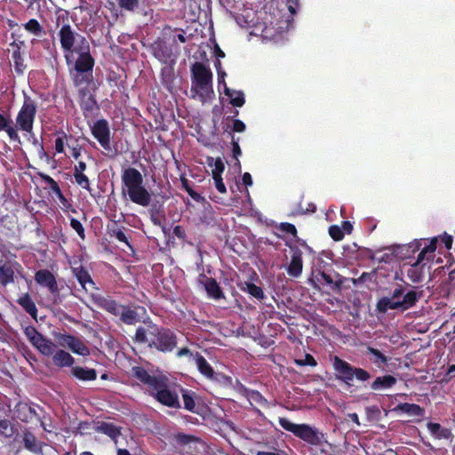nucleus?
I'll use <instances>...</instances> for the list:
<instances>
[{"mask_svg":"<svg viewBox=\"0 0 455 455\" xmlns=\"http://www.w3.org/2000/svg\"><path fill=\"white\" fill-rule=\"evenodd\" d=\"M294 363L297 366H316L317 362L313 355L306 354L303 359H295Z\"/></svg>","mask_w":455,"mask_h":455,"instance_id":"nucleus-49","label":"nucleus"},{"mask_svg":"<svg viewBox=\"0 0 455 455\" xmlns=\"http://www.w3.org/2000/svg\"><path fill=\"white\" fill-rule=\"evenodd\" d=\"M332 366L336 378L348 387L354 386L355 380L364 383L369 381L371 377L366 370L353 366L337 355L333 357Z\"/></svg>","mask_w":455,"mask_h":455,"instance_id":"nucleus-6","label":"nucleus"},{"mask_svg":"<svg viewBox=\"0 0 455 455\" xmlns=\"http://www.w3.org/2000/svg\"><path fill=\"white\" fill-rule=\"evenodd\" d=\"M96 431L98 433H101L108 435L115 442H116L117 437H119L122 435L121 427L116 426L114 423L106 421L99 422L98 426L96 427Z\"/></svg>","mask_w":455,"mask_h":455,"instance_id":"nucleus-23","label":"nucleus"},{"mask_svg":"<svg viewBox=\"0 0 455 455\" xmlns=\"http://www.w3.org/2000/svg\"><path fill=\"white\" fill-rule=\"evenodd\" d=\"M404 295V288L402 285H398L392 292L391 299L395 300L396 299L403 297Z\"/></svg>","mask_w":455,"mask_h":455,"instance_id":"nucleus-64","label":"nucleus"},{"mask_svg":"<svg viewBox=\"0 0 455 455\" xmlns=\"http://www.w3.org/2000/svg\"><path fill=\"white\" fill-rule=\"evenodd\" d=\"M148 331L150 336L149 347L159 352H172L177 346V335L170 329L152 325Z\"/></svg>","mask_w":455,"mask_h":455,"instance_id":"nucleus-8","label":"nucleus"},{"mask_svg":"<svg viewBox=\"0 0 455 455\" xmlns=\"http://www.w3.org/2000/svg\"><path fill=\"white\" fill-rule=\"evenodd\" d=\"M23 331L27 339L41 354L46 356H50L53 354L56 349V345L40 333L35 326H26Z\"/></svg>","mask_w":455,"mask_h":455,"instance_id":"nucleus-10","label":"nucleus"},{"mask_svg":"<svg viewBox=\"0 0 455 455\" xmlns=\"http://www.w3.org/2000/svg\"><path fill=\"white\" fill-rule=\"evenodd\" d=\"M437 237H433L428 245L425 246L419 253V259L424 260L428 253H434L437 248Z\"/></svg>","mask_w":455,"mask_h":455,"instance_id":"nucleus-46","label":"nucleus"},{"mask_svg":"<svg viewBox=\"0 0 455 455\" xmlns=\"http://www.w3.org/2000/svg\"><path fill=\"white\" fill-rule=\"evenodd\" d=\"M17 432L14 425L8 419H0V439L1 441L12 438Z\"/></svg>","mask_w":455,"mask_h":455,"instance_id":"nucleus-37","label":"nucleus"},{"mask_svg":"<svg viewBox=\"0 0 455 455\" xmlns=\"http://www.w3.org/2000/svg\"><path fill=\"white\" fill-rule=\"evenodd\" d=\"M157 401L160 402L163 405L167 406L169 408L180 409L181 407L180 400H157Z\"/></svg>","mask_w":455,"mask_h":455,"instance_id":"nucleus-58","label":"nucleus"},{"mask_svg":"<svg viewBox=\"0 0 455 455\" xmlns=\"http://www.w3.org/2000/svg\"><path fill=\"white\" fill-rule=\"evenodd\" d=\"M455 291V267L450 271L449 275L445 281L440 285V293L443 298H449L450 295Z\"/></svg>","mask_w":455,"mask_h":455,"instance_id":"nucleus-32","label":"nucleus"},{"mask_svg":"<svg viewBox=\"0 0 455 455\" xmlns=\"http://www.w3.org/2000/svg\"><path fill=\"white\" fill-rule=\"evenodd\" d=\"M16 302L34 319L37 320V307L29 293L22 294Z\"/></svg>","mask_w":455,"mask_h":455,"instance_id":"nucleus-29","label":"nucleus"},{"mask_svg":"<svg viewBox=\"0 0 455 455\" xmlns=\"http://www.w3.org/2000/svg\"><path fill=\"white\" fill-rule=\"evenodd\" d=\"M97 305L108 313L118 316L120 321L127 325H133L140 321L135 309L129 306L119 304L110 297H100Z\"/></svg>","mask_w":455,"mask_h":455,"instance_id":"nucleus-7","label":"nucleus"},{"mask_svg":"<svg viewBox=\"0 0 455 455\" xmlns=\"http://www.w3.org/2000/svg\"><path fill=\"white\" fill-rule=\"evenodd\" d=\"M71 374L81 381H92L97 379V371L87 367L74 366L71 368Z\"/></svg>","mask_w":455,"mask_h":455,"instance_id":"nucleus-26","label":"nucleus"},{"mask_svg":"<svg viewBox=\"0 0 455 455\" xmlns=\"http://www.w3.org/2000/svg\"><path fill=\"white\" fill-rule=\"evenodd\" d=\"M36 113V102L30 96L24 93L22 106L16 116L17 129L31 134Z\"/></svg>","mask_w":455,"mask_h":455,"instance_id":"nucleus-9","label":"nucleus"},{"mask_svg":"<svg viewBox=\"0 0 455 455\" xmlns=\"http://www.w3.org/2000/svg\"><path fill=\"white\" fill-rule=\"evenodd\" d=\"M40 177L45 183L49 185L52 193H53L57 197L63 195L59 184L51 176L44 173H40Z\"/></svg>","mask_w":455,"mask_h":455,"instance_id":"nucleus-44","label":"nucleus"},{"mask_svg":"<svg viewBox=\"0 0 455 455\" xmlns=\"http://www.w3.org/2000/svg\"><path fill=\"white\" fill-rule=\"evenodd\" d=\"M118 7L126 12H134L140 5V0H116Z\"/></svg>","mask_w":455,"mask_h":455,"instance_id":"nucleus-45","label":"nucleus"},{"mask_svg":"<svg viewBox=\"0 0 455 455\" xmlns=\"http://www.w3.org/2000/svg\"><path fill=\"white\" fill-rule=\"evenodd\" d=\"M26 31L35 36H42L46 33L43 28V26L39 23L36 19H30L23 25Z\"/></svg>","mask_w":455,"mask_h":455,"instance_id":"nucleus-38","label":"nucleus"},{"mask_svg":"<svg viewBox=\"0 0 455 455\" xmlns=\"http://www.w3.org/2000/svg\"><path fill=\"white\" fill-rule=\"evenodd\" d=\"M24 448L34 454H39L44 447V442L38 441L36 436L30 431H24L22 435Z\"/></svg>","mask_w":455,"mask_h":455,"instance_id":"nucleus-20","label":"nucleus"},{"mask_svg":"<svg viewBox=\"0 0 455 455\" xmlns=\"http://www.w3.org/2000/svg\"><path fill=\"white\" fill-rule=\"evenodd\" d=\"M130 375L154 398H179L180 395L182 398H192L176 378L161 371H151L142 366H133Z\"/></svg>","mask_w":455,"mask_h":455,"instance_id":"nucleus-3","label":"nucleus"},{"mask_svg":"<svg viewBox=\"0 0 455 455\" xmlns=\"http://www.w3.org/2000/svg\"><path fill=\"white\" fill-rule=\"evenodd\" d=\"M59 343L61 347H68L74 354L88 356L91 353L90 348L79 338L71 334H60Z\"/></svg>","mask_w":455,"mask_h":455,"instance_id":"nucleus-14","label":"nucleus"},{"mask_svg":"<svg viewBox=\"0 0 455 455\" xmlns=\"http://www.w3.org/2000/svg\"><path fill=\"white\" fill-rule=\"evenodd\" d=\"M367 419L369 421H378L381 417V411L376 405L366 408Z\"/></svg>","mask_w":455,"mask_h":455,"instance_id":"nucleus-50","label":"nucleus"},{"mask_svg":"<svg viewBox=\"0 0 455 455\" xmlns=\"http://www.w3.org/2000/svg\"><path fill=\"white\" fill-rule=\"evenodd\" d=\"M291 261L286 268L287 274L291 277H299L303 270L302 251L297 246H291Z\"/></svg>","mask_w":455,"mask_h":455,"instance_id":"nucleus-16","label":"nucleus"},{"mask_svg":"<svg viewBox=\"0 0 455 455\" xmlns=\"http://www.w3.org/2000/svg\"><path fill=\"white\" fill-rule=\"evenodd\" d=\"M73 176H74L76 183L80 188H82L83 189H85V190H87L89 192L92 191L89 178L84 172L73 173Z\"/></svg>","mask_w":455,"mask_h":455,"instance_id":"nucleus-47","label":"nucleus"},{"mask_svg":"<svg viewBox=\"0 0 455 455\" xmlns=\"http://www.w3.org/2000/svg\"><path fill=\"white\" fill-rule=\"evenodd\" d=\"M64 59L69 68V75L75 87H78V104L85 117L100 110L94 92L87 86L93 79L92 71L95 60L91 53V46L84 36L77 34L67 23L58 33Z\"/></svg>","mask_w":455,"mask_h":455,"instance_id":"nucleus-1","label":"nucleus"},{"mask_svg":"<svg viewBox=\"0 0 455 455\" xmlns=\"http://www.w3.org/2000/svg\"><path fill=\"white\" fill-rule=\"evenodd\" d=\"M134 341L140 344L147 343L149 346L150 336L145 328L140 326L136 329Z\"/></svg>","mask_w":455,"mask_h":455,"instance_id":"nucleus-48","label":"nucleus"},{"mask_svg":"<svg viewBox=\"0 0 455 455\" xmlns=\"http://www.w3.org/2000/svg\"><path fill=\"white\" fill-rule=\"evenodd\" d=\"M317 281L323 285H328L331 288H339L340 281L335 282L331 274L325 271H320L316 275Z\"/></svg>","mask_w":455,"mask_h":455,"instance_id":"nucleus-43","label":"nucleus"},{"mask_svg":"<svg viewBox=\"0 0 455 455\" xmlns=\"http://www.w3.org/2000/svg\"><path fill=\"white\" fill-rule=\"evenodd\" d=\"M389 309H400V304L398 303V300H393L390 297L380 298L376 304V310L379 313L385 314Z\"/></svg>","mask_w":455,"mask_h":455,"instance_id":"nucleus-33","label":"nucleus"},{"mask_svg":"<svg viewBox=\"0 0 455 455\" xmlns=\"http://www.w3.org/2000/svg\"><path fill=\"white\" fill-rule=\"evenodd\" d=\"M204 287L208 297L214 299L216 300L225 298L224 292L222 291L216 279L210 278L209 280H207V283H204Z\"/></svg>","mask_w":455,"mask_h":455,"instance_id":"nucleus-30","label":"nucleus"},{"mask_svg":"<svg viewBox=\"0 0 455 455\" xmlns=\"http://www.w3.org/2000/svg\"><path fill=\"white\" fill-rule=\"evenodd\" d=\"M423 291H415L411 290L404 293L402 300L398 299V303L400 304V309L407 310L413 306L422 298Z\"/></svg>","mask_w":455,"mask_h":455,"instance_id":"nucleus-25","label":"nucleus"},{"mask_svg":"<svg viewBox=\"0 0 455 455\" xmlns=\"http://www.w3.org/2000/svg\"><path fill=\"white\" fill-rule=\"evenodd\" d=\"M441 243L444 244V247L447 250L451 249L453 243L452 236L445 233L443 236H441Z\"/></svg>","mask_w":455,"mask_h":455,"instance_id":"nucleus-63","label":"nucleus"},{"mask_svg":"<svg viewBox=\"0 0 455 455\" xmlns=\"http://www.w3.org/2000/svg\"><path fill=\"white\" fill-rule=\"evenodd\" d=\"M70 227L77 233L81 239L85 238V232L83 224L76 219L72 218L70 220Z\"/></svg>","mask_w":455,"mask_h":455,"instance_id":"nucleus-52","label":"nucleus"},{"mask_svg":"<svg viewBox=\"0 0 455 455\" xmlns=\"http://www.w3.org/2000/svg\"><path fill=\"white\" fill-rule=\"evenodd\" d=\"M427 427L431 435L438 439H449L452 436L451 431L448 428L442 427L439 423L428 422Z\"/></svg>","mask_w":455,"mask_h":455,"instance_id":"nucleus-34","label":"nucleus"},{"mask_svg":"<svg viewBox=\"0 0 455 455\" xmlns=\"http://www.w3.org/2000/svg\"><path fill=\"white\" fill-rule=\"evenodd\" d=\"M154 56L160 61L166 63L172 57V51L164 43H156L154 46Z\"/></svg>","mask_w":455,"mask_h":455,"instance_id":"nucleus-36","label":"nucleus"},{"mask_svg":"<svg viewBox=\"0 0 455 455\" xmlns=\"http://www.w3.org/2000/svg\"><path fill=\"white\" fill-rule=\"evenodd\" d=\"M39 454H41V455H58V451L54 447L48 445L47 443H44V447L42 448V451H40Z\"/></svg>","mask_w":455,"mask_h":455,"instance_id":"nucleus-60","label":"nucleus"},{"mask_svg":"<svg viewBox=\"0 0 455 455\" xmlns=\"http://www.w3.org/2000/svg\"><path fill=\"white\" fill-rule=\"evenodd\" d=\"M52 355V363L60 368L73 367L75 358L68 352L62 349L54 350Z\"/></svg>","mask_w":455,"mask_h":455,"instance_id":"nucleus-24","label":"nucleus"},{"mask_svg":"<svg viewBox=\"0 0 455 455\" xmlns=\"http://www.w3.org/2000/svg\"><path fill=\"white\" fill-rule=\"evenodd\" d=\"M38 411H42L38 405L28 403L26 400H18L14 404L13 416L23 422H29L34 419L39 420L40 413Z\"/></svg>","mask_w":455,"mask_h":455,"instance_id":"nucleus-12","label":"nucleus"},{"mask_svg":"<svg viewBox=\"0 0 455 455\" xmlns=\"http://www.w3.org/2000/svg\"><path fill=\"white\" fill-rule=\"evenodd\" d=\"M194 359L200 373L209 379H213L215 371L206 359L199 352L195 354Z\"/></svg>","mask_w":455,"mask_h":455,"instance_id":"nucleus-28","label":"nucleus"},{"mask_svg":"<svg viewBox=\"0 0 455 455\" xmlns=\"http://www.w3.org/2000/svg\"><path fill=\"white\" fill-rule=\"evenodd\" d=\"M191 98L199 100L202 103L214 97L212 88V72L202 62H195L191 66Z\"/></svg>","mask_w":455,"mask_h":455,"instance_id":"nucleus-4","label":"nucleus"},{"mask_svg":"<svg viewBox=\"0 0 455 455\" xmlns=\"http://www.w3.org/2000/svg\"><path fill=\"white\" fill-rule=\"evenodd\" d=\"M14 281V271L12 266L8 263H4L0 266V283L7 285L8 283H13Z\"/></svg>","mask_w":455,"mask_h":455,"instance_id":"nucleus-40","label":"nucleus"},{"mask_svg":"<svg viewBox=\"0 0 455 455\" xmlns=\"http://www.w3.org/2000/svg\"><path fill=\"white\" fill-rule=\"evenodd\" d=\"M24 45V41H13L10 44L12 47V58L14 63V68L17 74H22L26 68L24 60L21 56L20 49Z\"/></svg>","mask_w":455,"mask_h":455,"instance_id":"nucleus-21","label":"nucleus"},{"mask_svg":"<svg viewBox=\"0 0 455 455\" xmlns=\"http://www.w3.org/2000/svg\"><path fill=\"white\" fill-rule=\"evenodd\" d=\"M329 235L334 241H340L344 238V231L338 225L329 228Z\"/></svg>","mask_w":455,"mask_h":455,"instance_id":"nucleus-51","label":"nucleus"},{"mask_svg":"<svg viewBox=\"0 0 455 455\" xmlns=\"http://www.w3.org/2000/svg\"><path fill=\"white\" fill-rule=\"evenodd\" d=\"M429 267L423 263V260H419L418 257L416 262L407 270V277L412 283H420L424 280L426 272L429 270Z\"/></svg>","mask_w":455,"mask_h":455,"instance_id":"nucleus-19","label":"nucleus"},{"mask_svg":"<svg viewBox=\"0 0 455 455\" xmlns=\"http://www.w3.org/2000/svg\"><path fill=\"white\" fill-rule=\"evenodd\" d=\"M64 138H66L65 133H63V137H58L55 140V150L57 153L64 152Z\"/></svg>","mask_w":455,"mask_h":455,"instance_id":"nucleus-62","label":"nucleus"},{"mask_svg":"<svg viewBox=\"0 0 455 455\" xmlns=\"http://www.w3.org/2000/svg\"><path fill=\"white\" fill-rule=\"evenodd\" d=\"M394 411L413 417L415 420H419L425 413V410L419 405L407 403L398 404Z\"/></svg>","mask_w":455,"mask_h":455,"instance_id":"nucleus-22","label":"nucleus"},{"mask_svg":"<svg viewBox=\"0 0 455 455\" xmlns=\"http://www.w3.org/2000/svg\"><path fill=\"white\" fill-rule=\"evenodd\" d=\"M58 199L60 200V204H61V209L65 212L67 211H71L73 212H76V210L73 208V205L71 204V203L66 198V196L64 195H61L60 196L58 197Z\"/></svg>","mask_w":455,"mask_h":455,"instance_id":"nucleus-54","label":"nucleus"},{"mask_svg":"<svg viewBox=\"0 0 455 455\" xmlns=\"http://www.w3.org/2000/svg\"><path fill=\"white\" fill-rule=\"evenodd\" d=\"M278 422L284 430L312 446H322L325 442L324 435L308 424H295L282 417L278 419Z\"/></svg>","mask_w":455,"mask_h":455,"instance_id":"nucleus-5","label":"nucleus"},{"mask_svg":"<svg viewBox=\"0 0 455 455\" xmlns=\"http://www.w3.org/2000/svg\"><path fill=\"white\" fill-rule=\"evenodd\" d=\"M226 73L224 71H218L219 84H223L224 93L230 98V104L234 107H242L245 102L244 94L242 91H233L228 88L225 82Z\"/></svg>","mask_w":455,"mask_h":455,"instance_id":"nucleus-17","label":"nucleus"},{"mask_svg":"<svg viewBox=\"0 0 455 455\" xmlns=\"http://www.w3.org/2000/svg\"><path fill=\"white\" fill-rule=\"evenodd\" d=\"M121 179L123 193L127 194L129 199L138 205L150 206V220L155 226L162 227L165 221L164 203L156 201L151 204V195L143 185L144 179L140 172L133 167H128L123 171Z\"/></svg>","mask_w":455,"mask_h":455,"instance_id":"nucleus-2","label":"nucleus"},{"mask_svg":"<svg viewBox=\"0 0 455 455\" xmlns=\"http://www.w3.org/2000/svg\"><path fill=\"white\" fill-rule=\"evenodd\" d=\"M239 287L241 291L249 293L251 297L257 299L258 300H262L265 298L262 288L252 283L244 282L241 283Z\"/></svg>","mask_w":455,"mask_h":455,"instance_id":"nucleus-35","label":"nucleus"},{"mask_svg":"<svg viewBox=\"0 0 455 455\" xmlns=\"http://www.w3.org/2000/svg\"><path fill=\"white\" fill-rule=\"evenodd\" d=\"M281 229L283 231H284L285 233L292 235L294 236L297 235V228L291 223H288V222L282 223L281 224Z\"/></svg>","mask_w":455,"mask_h":455,"instance_id":"nucleus-57","label":"nucleus"},{"mask_svg":"<svg viewBox=\"0 0 455 455\" xmlns=\"http://www.w3.org/2000/svg\"><path fill=\"white\" fill-rule=\"evenodd\" d=\"M124 227H119L115 223L112 227L108 228V234L111 237H115L120 243H124L129 247H132L127 236L124 234Z\"/></svg>","mask_w":455,"mask_h":455,"instance_id":"nucleus-39","label":"nucleus"},{"mask_svg":"<svg viewBox=\"0 0 455 455\" xmlns=\"http://www.w3.org/2000/svg\"><path fill=\"white\" fill-rule=\"evenodd\" d=\"M235 389L236 390L238 395L244 396L245 398H263L259 392L249 389L248 387L241 384L238 380H236Z\"/></svg>","mask_w":455,"mask_h":455,"instance_id":"nucleus-42","label":"nucleus"},{"mask_svg":"<svg viewBox=\"0 0 455 455\" xmlns=\"http://www.w3.org/2000/svg\"><path fill=\"white\" fill-rule=\"evenodd\" d=\"M212 179L214 180V185H215L216 189L221 194L227 193V188L223 182L222 177L221 176L212 177Z\"/></svg>","mask_w":455,"mask_h":455,"instance_id":"nucleus-55","label":"nucleus"},{"mask_svg":"<svg viewBox=\"0 0 455 455\" xmlns=\"http://www.w3.org/2000/svg\"><path fill=\"white\" fill-rule=\"evenodd\" d=\"M298 403H295L292 400H282V403L278 404L289 411L299 410L302 407V400H298Z\"/></svg>","mask_w":455,"mask_h":455,"instance_id":"nucleus-53","label":"nucleus"},{"mask_svg":"<svg viewBox=\"0 0 455 455\" xmlns=\"http://www.w3.org/2000/svg\"><path fill=\"white\" fill-rule=\"evenodd\" d=\"M213 379H216L226 386H232V378L222 373H215Z\"/></svg>","mask_w":455,"mask_h":455,"instance_id":"nucleus-56","label":"nucleus"},{"mask_svg":"<svg viewBox=\"0 0 455 455\" xmlns=\"http://www.w3.org/2000/svg\"><path fill=\"white\" fill-rule=\"evenodd\" d=\"M3 131H4L8 134L9 138L12 140H19L20 138L16 129L12 127L10 124Z\"/></svg>","mask_w":455,"mask_h":455,"instance_id":"nucleus-59","label":"nucleus"},{"mask_svg":"<svg viewBox=\"0 0 455 455\" xmlns=\"http://www.w3.org/2000/svg\"><path fill=\"white\" fill-rule=\"evenodd\" d=\"M92 136L97 140L100 145L107 151L111 149L110 147V128L106 119L97 120L91 126Z\"/></svg>","mask_w":455,"mask_h":455,"instance_id":"nucleus-13","label":"nucleus"},{"mask_svg":"<svg viewBox=\"0 0 455 455\" xmlns=\"http://www.w3.org/2000/svg\"><path fill=\"white\" fill-rule=\"evenodd\" d=\"M245 130V124L243 121L235 119L233 122L232 131L235 132H243Z\"/></svg>","mask_w":455,"mask_h":455,"instance_id":"nucleus-61","label":"nucleus"},{"mask_svg":"<svg viewBox=\"0 0 455 455\" xmlns=\"http://www.w3.org/2000/svg\"><path fill=\"white\" fill-rule=\"evenodd\" d=\"M365 353L366 355H371L373 356L372 358H371V361L378 368H384V366H386L389 361V358L387 355H385L379 349L374 348L371 346H368L366 347Z\"/></svg>","mask_w":455,"mask_h":455,"instance_id":"nucleus-31","label":"nucleus"},{"mask_svg":"<svg viewBox=\"0 0 455 455\" xmlns=\"http://www.w3.org/2000/svg\"><path fill=\"white\" fill-rule=\"evenodd\" d=\"M206 163L211 167L214 166V168L212 171V177H219L222 175L225 170V164L220 157L214 159L212 156H208L206 158Z\"/></svg>","mask_w":455,"mask_h":455,"instance_id":"nucleus-41","label":"nucleus"},{"mask_svg":"<svg viewBox=\"0 0 455 455\" xmlns=\"http://www.w3.org/2000/svg\"><path fill=\"white\" fill-rule=\"evenodd\" d=\"M174 448L180 455H198L197 445L203 444L200 438L184 433L173 435Z\"/></svg>","mask_w":455,"mask_h":455,"instance_id":"nucleus-11","label":"nucleus"},{"mask_svg":"<svg viewBox=\"0 0 455 455\" xmlns=\"http://www.w3.org/2000/svg\"><path fill=\"white\" fill-rule=\"evenodd\" d=\"M35 281L41 286L46 287L53 294H59L60 290L54 275L48 269H40L35 275Z\"/></svg>","mask_w":455,"mask_h":455,"instance_id":"nucleus-15","label":"nucleus"},{"mask_svg":"<svg viewBox=\"0 0 455 455\" xmlns=\"http://www.w3.org/2000/svg\"><path fill=\"white\" fill-rule=\"evenodd\" d=\"M72 271L74 275L77 279L78 283L84 291H88L89 290L97 289L94 281L92 280L90 273L85 267H84L83 266H80L78 267H73Z\"/></svg>","mask_w":455,"mask_h":455,"instance_id":"nucleus-18","label":"nucleus"},{"mask_svg":"<svg viewBox=\"0 0 455 455\" xmlns=\"http://www.w3.org/2000/svg\"><path fill=\"white\" fill-rule=\"evenodd\" d=\"M397 382L392 375H384L377 377L370 385L373 391H383L392 387Z\"/></svg>","mask_w":455,"mask_h":455,"instance_id":"nucleus-27","label":"nucleus"}]
</instances>
